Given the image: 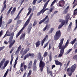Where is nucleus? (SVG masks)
Wrapping results in <instances>:
<instances>
[{"label": "nucleus", "instance_id": "obj_14", "mask_svg": "<svg viewBox=\"0 0 77 77\" xmlns=\"http://www.w3.org/2000/svg\"><path fill=\"white\" fill-rule=\"evenodd\" d=\"M11 33L9 32L8 30H7L6 32V33L5 34L4 36L3 37V38H5L6 36H11Z\"/></svg>", "mask_w": 77, "mask_h": 77}, {"label": "nucleus", "instance_id": "obj_57", "mask_svg": "<svg viewBox=\"0 0 77 77\" xmlns=\"http://www.w3.org/2000/svg\"><path fill=\"white\" fill-rule=\"evenodd\" d=\"M13 2L14 3H17L18 2V0H13Z\"/></svg>", "mask_w": 77, "mask_h": 77}, {"label": "nucleus", "instance_id": "obj_22", "mask_svg": "<svg viewBox=\"0 0 77 77\" xmlns=\"http://www.w3.org/2000/svg\"><path fill=\"white\" fill-rule=\"evenodd\" d=\"M2 19H3V17L2 16V15L0 18V27H1L2 24Z\"/></svg>", "mask_w": 77, "mask_h": 77}, {"label": "nucleus", "instance_id": "obj_5", "mask_svg": "<svg viewBox=\"0 0 77 77\" xmlns=\"http://www.w3.org/2000/svg\"><path fill=\"white\" fill-rule=\"evenodd\" d=\"M33 15V13H32L30 14L29 18L26 22L25 24L23 25V27L22 29V30H24V29L25 28V27H26V26H27L29 24V22H30V20H31V19L32 18V17Z\"/></svg>", "mask_w": 77, "mask_h": 77}, {"label": "nucleus", "instance_id": "obj_17", "mask_svg": "<svg viewBox=\"0 0 77 77\" xmlns=\"http://www.w3.org/2000/svg\"><path fill=\"white\" fill-rule=\"evenodd\" d=\"M9 62V61L7 60L5 61V63H4V66L3 67V69H5V67L7 66L8 63Z\"/></svg>", "mask_w": 77, "mask_h": 77}, {"label": "nucleus", "instance_id": "obj_12", "mask_svg": "<svg viewBox=\"0 0 77 77\" xmlns=\"http://www.w3.org/2000/svg\"><path fill=\"white\" fill-rule=\"evenodd\" d=\"M11 35V36L10 38L9 41H8L9 43H11V41H12L13 39V37H14V32H12Z\"/></svg>", "mask_w": 77, "mask_h": 77}, {"label": "nucleus", "instance_id": "obj_21", "mask_svg": "<svg viewBox=\"0 0 77 77\" xmlns=\"http://www.w3.org/2000/svg\"><path fill=\"white\" fill-rule=\"evenodd\" d=\"M25 35L26 34L25 33L22 34L20 36V39H22L23 40L24 39V37H25Z\"/></svg>", "mask_w": 77, "mask_h": 77}, {"label": "nucleus", "instance_id": "obj_20", "mask_svg": "<svg viewBox=\"0 0 77 77\" xmlns=\"http://www.w3.org/2000/svg\"><path fill=\"white\" fill-rule=\"evenodd\" d=\"M18 57L17 56L16 59L15 61V63L14 66V68H15V66H16V65H17V60H18Z\"/></svg>", "mask_w": 77, "mask_h": 77}, {"label": "nucleus", "instance_id": "obj_26", "mask_svg": "<svg viewBox=\"0 0 77 77\" xmlns=\"http://www.w3.org/2000/svg\"><path fill=\"white\" fill-rule=\"evenodd\" d=\"M29 11L27 14V16H28V15H29L30 13H31V12H32V8H29Z\"/></svg>", "mask_w": 77, "mask_h": 77}, {"label": "nucleus", "instance_id": "obj_61", "mask_svg": "<svg viewBox=\"0 0 77 77\" xmlns=\"http://www.w3.org/2000/svg\"><path fill=\"white\" fill-rule=\"evenodd\" d=\"M37 62V60L36 59H35L34 62V65H36V64Z\"/></svg>", "mask_w": 77, "mask_h": 77}, {"label": "nucleus", "instance_id": "obj_59", "mask_svg": "<svg viewBox=\"0 0 77 77\" xmlns=\"http://www.w3.org/2000/svg\"><path fill=\"white\" fill-rule=\"evenodd\" d=\"M24 1L25 2H27V1H28V0H22V2L21 3V4H22V3L24 2Z\"/></svg>", "mask_w": 77, "mask_h": 77}, {"label": "nucleus", "instance_id": "obj_46", "mask_svg": "<svg viewBox=\"0 0 77 77\" xmlns=\"http://www.w3.org/2000/svg\"><path fill=\"white\" fill-rule=\"evenodd\" d=\"M36 24H37L36 22V21H35L34 23L33 24V27H35V25H36Z\"/></svg>", "mask_w": 77, "mask_h": 77}, {"label": "nucleus", "instance_id": "obj_32", "mask_svg": "<svg viewBox=\"0 0 77 77\" xmlns=\"http://www.w3.org/2000/svg\"><path fill=\"white\" fill-rule=\"evenodd\" d=\"M12 8H13V7H12L11 8L9 11H8L7 15H8V14H10V12H11V10L12 9Z\"/></svg>", "mask_w": 77, "mask_h": 77}, {"label": "nucleus", "instance_id": "obj_10", "mask_svg": "<svg viewBox=\"0 0 77 77\" xmlns=\"http://www.w3.org/2000/svg\"><path fill=\"white\" fill-rule=\"evenodd\" d=\"M65 5V1L63 0H61L59 2V6L60 7L63 6Z\"/></svg>", "mask_w": 77, "mask_h": 77}, {"label": "nucleus", "instance_id": "obj_36", "mask_svg": "<svg viewBox=\"0 0 77 77\" xmlns=\"http://www.w3.org/2000/svg\"><path fill=\"white\" fill-rule=\"evenodd\" d=\"M47 55H48V52L46 51L45 52L44 54L43 55V56H44V57H46L47 56Z\"/></svg>", "mask_w": 77, "mask_h": 77}, {"label": "nucleus", "instance_id": "obj_55", "mask_svg": "<svg viewBox=\"0 0 77 77\" xmlns=\"http://www.w3.org/2000/svg\"><path fill=\"white\" fill-rule=\"evenodd\" d=\"M21 45H20L18 47L17 50L20 51V50H21Z\"/></svg>", "mask_w": 77, "mask_h": 77}, {"label": "nucleus", "instance_id": "obj_45", "mask_svg": "<svg viewBox=\"0 0 77 77\" xmlns=\"http://www.w3.org/2000/svg\"><path fill=\"white\" fill-rule=\"evenodd\" d=\"M6 60V59L5 58H3L1 62V63H4V62H5V61Z\"/></svg>", "mask_w": 77, "mask_h": 77}, {"label": "nucleus", "instance_id": "obj_42", "mask_svg": "<svg viewBox=\"0 0 77 77\" xmlns=\"http://www.w3.org/2000/svg\"><path fill=\"white\" fill-rule=\"evenodd\" d=\"M44 42H45V39H43L41 43V45L42 46L44 45Z\"/></svg>", "mask_w": 77, "mask_h": 77}, {"label": "nucleus", "instance_id": "obj_58", "mask_svg": "<svg viewBox=\"0 0 77 77\" xmlns=\"http://www.w3.org/2000/svg\"><path fill=\"white\" fill-rule=\"evenodd\" d=\"M73 59H77V55H75L73 57Z\"/></svg>", "mask_w": 77, "mask_h": 77}, {"label": "nucleus", "instance_id": "obj_47", "mask_svg": "<svg viewBox=\"0 0 77 77\" xmlns=\"http://www.w3.org/2000/svg\"><path fill=\"white\" fill-rule=\"evenodd\" d=\"M47 26L48 25H46L45 27L43 28V32H44L45 31V30H46V29H47Z\"/></svg>", "mask_w": 77, "mask_h": 77}, {"label": "nucleus", "instance_id": "obj_8", "mask_svg": "<svg viewBox=\"0 0 77 77\" xmlns=\"http://www.w3.org/2000/svg\"><path fill=\"white\" fill-rule=\"evenodd\" d=\"M50 2V0H48V1L45 3V4L44 5L42 9V11L43 12L42 14H44V12H45V11H47V10H48V8H46V7H47V5H48V2Z\"/></svg>", "mask_w": 77, "mask_h": 77}, {"label": "nucleus", "instance_id": "obj_3", "mask_svg": "<svg viewBox=\"0 0 77 77\" xmlns=\"http://www.w3.org/2000/svg\"><path fill=\"white\" fill-rule=\"evenodd\" d=\"M76 65V64H75L72 65L71 68H69L67 69V71L69 72V76H71L72 75V72H74V71H75V69L77 66Z\"/></svg>", "mask_w": 77, "mask_h": 77}, {"label": "nucleus", "instance_id": "obj_60", "mask_svg": "<svg viewBox=\"0 0 77 77\" xmlns=\"http://www.w3.org/2000/svg\"><path fill=\"white\" fill-rule=\"evenodd\" d=\"M20 70L22 72H23L24 71V68L23 67H20Z\"/></svg>", "mask_w": 77, "mask_h": 77}, {"label": "nucleus", "instance_id": "obj_18", "mask_svg": "<svg viewBox=\"0 0 77 77\" xmlns=\"http://www.w3.org/2000/svg\"><path fill=\"white\" fill-rule=\"evenodd\" d=\"M41 44V43H40V41H38L36 43H35V45L36 48L37 47H39V45Z\"/></svg>", "mask_w": 77, "mask_h": 77}, {"label": "nucleus", "instance_id": "obj_54", "mask_svg": "<svg viewBox=\"0 0 77 77\" xmlns=\"http://www.w3.org/2000/svg\"><path fill=\"white\" fill-rule=\"evenodd\" d=\"M27 58H28V57H27V55H25V56L24 57L23 60H26Z\"/></svg>", "mask_w": 77, "mask_h": 77}, {"label": "nucleus", "instance_id": "obj_53", "mask_svg": "<svg viewBox=\"0 0 77 77\" xmlns=\"http://www.w3.org/2000/svg\"><path fill=\"white\" fill-rule=\"evenodd\" d=\"M5 48V46H3L1 47H0V51H1L2 50Z\"/></svg>", "mask_w": 77, "mask_h": 77}, {"label": "nucleus", "instance_id": "obj_23", "mask_svg": "<svg viewBox=\"0 0 77 77\" xmlns=\"http://www.w3.org/2000/svg\"><path fill=\"white\" fill-rule=\"evenodd\" d=\"M22 30H23V29H21V30L16 35V38H18V36H19V35H20L21 34V33L22 32Z\"/></svg>", "mask_w": 77, "mask_h": 77}, {"label": "nucleus", "instance_id": "obj_51", "mask_svg": "<svg viewBox=\"0 0 77 77\" xmlns=\"http://www.w3.org/2000/svg\"><path fill=\"white\" fill-rule=\"evenodd\" d=\"M20 51L17 50L16 52V53L15 54H16V55H18V54H19V52Z\"/></svg>", "mask_w": 77, "mask_h": 77}, {"label": "nucleus", "instance_id": "obj_30", "mask_svg": "<svg viewBox=\"0 0 77 77\" xmlns=\"http://www.w3.org/2000/svg\"><path fill=\"white\" fill-rule=\"evenodd\" d=\"M72 49H70L69 50H68L66 52L65 54L66 55L68 54L70 51H72Z\"/></svg>", "mask_w": 77, "mask_h": 77}, {"label": "nucleus", "instance_id": "obj_29", "mask_svg": "<svg viewBox=\"0 0 77 77\" xmlns=\"http://www.w3.org/2000/svg\"><path fill=\"white\" fill-rule=\"evenodd\" d=\"M54 28H51L49 32V33H52L53 31V30H54Z\"/></svg>", "mask_w": 77, "mask_h": 77}, {"label": "nucleus", "instance_id": "obj_28", "mask_svg": "<svg viewBox=\"0 0 77 77\" xmlns=\"http://www.w3.org/2000/svg\"><path fill=\"white\" fill-rule=\"evenodd\" d=\"M76 40H77V39L75 38L73 40V41H72L70 42L71 44H72V45H73V44H74V43H75V41H76Z\"/></svg>", "mask_w": 77, "mask_h": 77}, {"label": "nucleus", "instance_id": "obj_6", "mask_svg": "<svg viewBox=\"0 0 77 77\" xmlns=\"http://www.w3.org/2000/svg\"><path fill=\"white\" fill-rule=\"evenodd\" d=\"M60 31H57L56 33V34L54 36V39L55 41H57L60 37Z\"/></svg>", "mask_w": 77, "mask_h": 77}, {"label": "nucleus", "instance_id": "obj_50", "mask_svg": "<svg viewBox=\"0 0 77 77\" xmlns=\"http://www.w3.org/2000/svg\"><path fill=\"white\" fill-rule=\"evenodd\" d=\"M21 21H22L21 20H19L17 21V24H20V23H21Z\"/></svg>", "mask_w": 77, "mask_h": 77}, {"label": "nucleus", "instance_id": "obj_27", "mask_svg": "<svg viewBox=\"0 0 77 77\" xmlns=\"http://www.w3.org/2000/svg\"><path fill=\"white\" fill-rule=\"evenodd\" d=\"M31 74L32 70H30L28 74L27 75V77H29V76H30Z\"/></svg>", "mask_w": 77, "mask_h": 77}, {"label": "nucleus", "instance_id": "obj_13", "mask_svg": "<svg viewBox=\"0 0 77 77\" xmlns=\"http://www.w3.org/2000/svg\"><path fill=\"white\" fill-rule=\"evenodd\" d=\"M69 8V6H68L64 10L63 12V14H66L68 12V9Z\"/></svg>", "mask_w": 77, "mask_h": 77}, {"label": "nucleus", "instance_id": "obj_62", "mask_svg": "<svg viewBox=\"0 0 77 77\" xmlns=\"http://www.w3.org/2000/svg\"><path fill=\"white\" fill-rule=\"evenodd\" d=\"M48 35H46L45 38H44L43 39H45H45H47V38H48Z\"/></svg>", "mask_w": 77, "mask_h": 77}, {"label": "nucleus", "instance_id": "obj_48", "mask_svg": "<svg viewBox=\"0 0 77 77\" xmlns=\"http://www.w3.org/2000/svg\"><path fill=\"white\" fill-rule=\"evenodd\" d=\"M49 57L50 58V61L51 62V61L52 60V57H51V55L50 54V55L49 56Z\"/></svg>", "mask_w": 77, "mask_h": 77}, {"label": "nucleus", "instance_id": "obj_49", "mask_svg": "<svg viewBox=\"0 0 77 77\" xmlns=\"http://www.w3.org/2000/svg\"><path fill=\"white\" fill-rule=\"evenodd\" d=\"M37 69V67H36V66H35L33 68V71H36V70Z\"/></svg>", "mask_w": 77, "mask_h": 77}, {"label": "nucleus", "instance_id": "obj_24", "mask_svg": "<svg viewBox=\"0 0 77 77\" xmlns=\"http://www.w3.org/2000/svg\"><path fill=\"white\" fill-rule=\"evenodd\" d=\"M47 74H50L51 76H53V73L51 71L48 70L47 71Z\"/></svg>", "mask_w": 77, "mask_h": 77}, {"label": "nucleus", "instance_id": "obj_38", "mask_svg": "<svg viewBox=\"0 0 77 77\" xmlns=\"http://www.w3.org/2000/svg\"><path fill=\"white\" fill-rule=\"evenodd\" d=\"M71 26H72V23L71 22H70L69 26H68V29H71Z\"/></svg>", "mask_w": 77, "mask_h": 77}, {"label": "nucleus", "instance_id": "obj_9", "mask_svg": "<svg viewBox=\"0 0 77 77\" xmlns=\"http://www.w3.org/2000/svg\"><path fill=\"white\" fill-rule=\"evenodd\" d=\"M30 49L29 48H27L24 50V51L23 52L22 51H20V54H22L23 55H24L27 53V52H28Z\"/></svg>", "mask_w": 77, "mask_h": 77}, {"label": "nucleus", "instance_id": "obj_64", "mask_svg": "<svg viewBox=\"0 0 77 77\" xmlns=\"http://www.w3.org/2000/svg\"><path fill=\"white\" fill-rule=\"evenodd\" d=\"M4 44H6V45L8 44V42H7V41H6V40H5L4 41Z\"/></svg>", "mask_w": 77, "mask_h": 77}, {"label": "nucleus", "instance_id": "obj_37", "mask_svg": "<svg viewBox=\"0 0 77 77\" xmlns=\"http://www.w3.org/2000/svg\"><path fill=\"white\" fill-rule=\"evenodd\" d=\"M63 26H64L63 25H62V24H61L60 25H59L58 28L59 29H60V28H62V27H63Z\"/></svg>", "mask_w": 77, "mask_h": 77}, {"label": "nucleus", "instance_id": "obj_63", "mask_svg": "<svg viewBox=\"0 0 77 77\" xmlns=\"http://www.w3.org/2000/svg\"><path fill=\"white\" fill-rule=\"evenodd\" d=\"M24 69L25 70H26L27 69V66L25 65H24Z\"/></svg>", "mask_w": 77, "mask_h": 77}, {"label": "nucleus", "instance_id": "obj_40", "mask_svg": "<svg viewBox=\"0 0 77 77\" xmlns=\"http://www.w3.org/2000/svg\"><path fill=\"white\" fill-rule=\"evenodd\" d=\"M15 40H13L12 41L11 40V42L10 43H9V44H10L11 43V44H13L14 45V43H15Z\"/></svg>", "mask_w": 77, "mask_h": 77}, {"label": "nucleus", "instance_id": "obj_41", "mask_svg": "<svg viewBox=\"0 0 77 77\" xmlns=\"http://www.w3.org/2000/svg\"><path fill=\"white\" fill-rule=\"evenodd\" d=\"M42 13H43L42 10H41V11L40 12L38 13H37V15H38V16H39V15H40V14H42Z\"/></svg>", "mask_w": 77, "mask_h": 77}, {"label": "nucleus", "instance_id": "obj_19", "mask_svg": "<svg viewBox=\"0 0 77 77\" xmlns=\"http://www.w3.org/2000/svg\"><path fill=\"white\" fill-rule=\"evenodd\" d=\"M15 11H16V8L14 7L13 8V10L11 12V15H14V14L15 13Z\"/></svg>", "mask_w": 77, "mask_h": 77}, {"label": "nucleus", "instance_id": "obj_16", "mask_svg": "<svg viewBox=\"0 0 77 77\" xmlns=\"http://www.w3.org/2000/svg\"><path fill=\"white\" fill-rule=\"evenodd\" d=\"M32 61H30L29 64L28 65V68L30 69V68H31V67H32Z\"/></svg>", "mask_w": 77, "mask_h": 77}, {"label": "nucleus", "instance_id": "obj_56", "mask_svg": "<svg viewBox=\"0 0 77 77\" xmlns=\"http://www.w3.org/2000/svg\"><path fill=\"white\" fill-rule=\"evenodd\" d=\"M36 1H37V0H34L32 2V4L33 5H35V3H36Z\"/></svg>", "mask_w": 77, "mask_h": 77}, {"label": "nucleus", "instance_id": "obj_35", "mask_svg": "<svg viewBox=\"0 0 77 77\" xmlns=\"http://www.w3.org/2000/svg\"><path fill=\"white\" fill-rule=\"evenodd\" d=\"M57 0H54L53 2L52 3L51 6H52L54 5V3H56V1Z\"/></svg>", "mask_w": 77, "mask_h": 77}, {"label": "nucleus", "instance_id": "obj_43", "mask_svg": "<svg viewBox=\"0 0 77 77\" xmlns=\"http://www.w3.org/2000/svg\"><path fill=\"white\" fill-rule=\"evenodd\" d=\"M6 4H5V5H4L2 10V11H4V10H5V9H6Z\"/></svg>", "mask_w": 77, "mask_h": 77}, {"label": "nucleus", "instance_id": "obj_4", "mask_svg": "<svg viewBox=\"0 0 77 77\" xmlns=\"http://www.w3.org/2000/svg\"><path fill=\"white\" fill-rule=\"evenodd\" d=\"M69 14H68L66 17V21L65 20H64L60 19L59 20V23H61V24H62L64 26L66 22V24H67L68 23V20L69 18Z\"/></svg>", "mask_w": 77, "mask_h": 77}, {"label": "nucleus", "instance_id": "obj_52", "mask_svg": "<svg viewBox=\"0 0 77 77\" xmlns=\"http://www.w3.org/2000/svg\"><path fill=\"white\" fill-rule=\"evenodd\" d=\"M26 55L28 57H29V56H31V54L30 53H29V54H28Z\"/></svg>", "mask_w": 77, "mask_h": 77}, {"label": "nucleus", "instance_id": "obj_7", "mask_svg": "<svg viewBox=\"0 0 77 77\" xmlns=\"http://www.w3.org/2000/svg\"><path fill=\"white\" fill-rule=\"evenodd\" d=\"M48 17V16H46L43 19L41 20L39 23V24H42L43 22H44V24H47L48 23L49 21V19H47V18Z\"/></svg>", "mask_w": 77, "mask_h": 77}, {"label": "nucleus", "instance_id": "obj_31", "mask_svg": "<svg viewBox=\"0 0 77 77\" xmlns=\"http://www.w3.org/2000/svg\"><path fill=\"white\" fill-rule=\"evenodd\" d=\"M53 8H51L49 10V11H48V14H51V12H52V11H53Z\"/></svg>", "mask_w": 77, "mask_h": 77}, {"label": "nucleus", "instance_id": "obj_2", "mask_svg": "<svg viewBox=\"0 0 77 77\" xmlns=\"http://www.w3.org/2000/svg\"><path fill=\"white\" fill-rule=\"evenodd\" d=\"M38 54V58L40 59V61L39 63V67L40 68V70L42 72L43 70L44 67L45 66V63L42 62L43 57L41 56V54L40 53H39Z\"/></svg>", "mask_w": 77, "mask_h": 77}, {"label": "nucleus", "instance_id": "obj_39", "mask_svg": "<svg viewBox=\"0 0 77 77\" xmlns=\"http://www.w3.org/2000/svg\"><path fill=\"white\" fill-rule=\"evenodd\" d=\"M71 26H72V23L71 22H70L69 26H68V29H71Z\"/></svg>", "mask_w": 77, "mask_h": 77}, {"label": "nucleus", "instance_id": "obj_15", "mask_svg": "<svg viewBox=\"0 0 77 77\" xmlns=\"http://www.w3.org/2000/svg\"><path fill=\"white\" fill-rule=\"evenodd\" d=\"M55 63L56 65H60V66H62V63L59 62L57 60H55Z\"/></svg>", "mask_w": 77, "mask_h": 77}, {"label": "nucleus", "instance_id": "obj_44", "mask_svg": "<svg viewBox=\"0 0 77 77\" xmlns=\"http://www.w3.org/2000/svg\"><path fill=\"white\" fill-rule=\"evenodd\" d=\"M51 47H52V45H51V44H50L49 45L48 50H50L51 48Z\"/></svg>", "mask_w": 77, "mask_h": 77}, {"label": "nucleus", "instance_id": "obj_11", "mask_svg": "<svg viewBox=\"0 0 77 77\" xmlns=\"http://www.w3.org/2000/svg\"><path fill=\"white\" fill-rule=\"evenodd\" d=\"M32 23H30L28 26V33H29H29H30V32L31 29H32Z\"/></svg>", "mask_w": 77, "mask_h": 77}, {"label": "nucleus", "instance_id": "obj_34", "mask_svg": "<svg viewBox=\"0 0 77 77\" xmlns=\"http://www.w3.org/2000/svg\"><path fill=\"white\" fill-rule=\"evenodd\" d=\"M12 20L11 19H10L7 22V23L8 24H10V23H12Z\"/></svg>", "mask_w": 77, "mask_h": 77}, {"label": "nucleus", "instance_id": "obj_25", "mask_svg": "<svg viewBox=\"0 0 77 77\" xmlns=\"http://www.w3.org/2000/svg\"><path fill=\"white\" fill-rule=\"evenodd\" d=\"M77 0H74V2L73 3V4H74V3L75 4L73 6V8H74L75 6H76V5H77V2L76 1Z\"/></svg>", "mask_w": 77, "mask_h": 77}, {"label": "nucleus", "instance_id": "obj_1", "mask_svg": "<svg viewBox=\"0 0 77 77\" xmlns=\"http://www.w3.org/2000/svg\"><path fill=\"white\" fill-rule=\"evenodd\" d=\"M64 40V38L61 39L60 41V42L59 45L58 47H59V49H61V50L60 51V53L58 55V57H62L63 54L64 53V50H65V48L67 47V45L68 43H69L68 40H67L65 45L62 46V44H63V42Z\"/></svg>", "mask_w": 77, "mask_h": 77}, {"label": "nucleus", "instance_id": "obj_33", "mask_svg": "<svg viewBox=\"0 0 77 77\" xmlns=\"http://www.w3.org/2000/svg\"><path fill=\"white\" fill-rule=\"evenodd\" d=\"M49 43V42H47L44 45V48H46V47H47V45H48V44Z\"/></svg>", "mask_w": 77, "mask_h": 77}]
</instances>
